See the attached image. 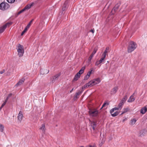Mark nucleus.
<instances>
[{"instance_id":"1","label":"nucleus","mask_w":147,"mask_h":147,"mask_svg":"<svg viewBox=\"0 0 147 147\" xmlns=\"http://www.w3.org/2000/svg\"><path fill=\"white\" fill-rule=\"evenodd\" d=\"M137 47V45L133 41L130 42L127 48L128 52H131L136 49Z\"/></svg>"},{"instance_id":"2","label":"nucleus","mask_w":147,"mask_h":147,"mask_svg":"<svg viewBox=\"0 0 147 147\" xmlns=\"http://www.w3.org/2000/svg\"><path fill=\"white\" fill-rule=\"evenodd\" d=\"M9 7V5L5 1L3 2L0 4V9L3 11L7 10Z\"/></svg>"},{"instance_id":"3","label":"nucleus","mask_w":147,"mask_h":147,"mask_svg":"<svg viewBox=\"0 0 147 147\" xmlns=\"http://www.w3.org/2000/svg\"><path fill=\"white\" fill-rule=\"evenodd\" d=\"M85 69V66L81 68V69L75 76L73 80V81H76L78 80L80 76V75L83 73Z\"/></svg>"},{"instance_id":"4","label":"nucleus","mask_w":147,"mask_h":147,"mask_svg":"<svg viewBox=\"0 0 147 147\" xmlns=\"http://www.w3.org/2000/svg\"><path fill=\"white\" fill-rule=\"evenodd\" d=\"M18 55L19 57L23 56L24 53V49L23 47L20 44H18L17 49Z\"/></svg>"},{"instance_id":"5","label":"nucleus","mask_w":147,"mask_h":147,"mask_svg":"<svg viewBox=\"0 0 147 147\" xmlns=\"http://www.w3.org/2000/svg\"><path fill=\"white\" fill-rule=\"evenodd\" d=\"M96 84L94 80H93L89 81L86 84H85L82 87V89H85L86 88H88L89 87H91Z\"/></svg>"},{"instance_id":"6","label":"nucleus","mask_w":147,"mask_h":147,"mask_svg":"<svg viewBox=\"0 0 147 147\" xmlns=\"http://www.w3.org/2000/svg\"><path fill=\"white\" fill-rule=\"evenodd\" d=\"M12 23L11 22H8L0 28V34L3 32L7 26H9L10 25H11Z\"/></svg>"},{"instance_id":"7","label":"nucleus","mask_w":147,"mask_h":147,"mask_svg":"<svg viewBox=\"0 0 147 147\" xmlns=\"http://www.w3.org/2000/svg\"><path fill=\"white\" fill-rule=\"evenodd\" d=\"M89 113L92 116H96L98 114V111L96 110H91L89 111Z\"/></svg>"},{"instance_id":"8","label":"nucleus","mask_w":147,"mask_h":147,"mask_svg":"<svg viewBox=\"0 0 147 147\" xmlns=\"http://www.w3.org/2000/svg\"><path fill=\"white\" fill-rule=\"evenodd\" d=\"M23 117V115L22 112V111H20L19 112V113L18 114V116L17 117L18 119V120L20 122H21L22 119Z\"/></svg>"},{"instance_id":"9","label":"nucleus","mask_w":147,"mask_h":147,"mask_svg":"<svg viewBox=\"0 0 147 147\" xmlns=\"http://www.w3.org/2000/svg\"><path fill=\"white\" fill-rule=\"evenodd\" d=\"M147 130L146 129H143L141 130L139 132V136H144L146 134Z\"/></svg>"},{"instance_id":"10","label":"nucleus","mask_w":147,"mask_h":147,"mask_svg":"<svg viewBox=\"0 0 147 147\" xmlns=\"http://www.w3.org/2000/svg\"><path fill=\"white\" fill-rule=\"evenodd\" d=\"M118 90V87L117 86H115L112 89L110 92L111 94H115Z\"/></svg>"},{"instance_id":"11","label":"nucleus","mask_w":147,"mask_h":147,"mask_svg":"<svg viewBox=\"0 0 147 147\" xmlns=\"http://www.w3.org/2000/svg\"><path fill=\"white\" fill-rule=\"evenodd\" d=\"M83 90L82 91H80L79 90L77 92L75 96L74 97V99H77L79 98V97L78 96L79 95H80L81 94L82 92H83Z\"/></svg>"},{"instance_id":"12","label":"nucleus","mask_w":147,"mask_h":147,"mask_svg":"<svg viewBox=\"0 0 147 147\" xmlns=\"http://www.w3.org/2000/svg\"><path fill=\"white\" fill-rule=\"evenodd\" d=\"M147 111V105L142 108L141 110L140 113L142 114H144Z\"/></svg>"},{"instance_id":"13","label":"nucleus","mask_w":147,"mask_h":147,"mask_svg":"<svg viewBox=\"0 0 147 147\" xmlns=\"http://www.w3.org/2000/svg\"><path fill=\"white\" fill-rule=\"evenodd\" d=\"M96 122L94 121L91 122V125L94 131L95 130L96 127Z\"/></svg>"},{"instance_id":"14","label":"nucleus","mask_w":147,"mask_h":147,"mask_svg":"<svg viewBox=\"0 0 147 147\" xmlns=\"http://www.w3.org/2000/svg\"><path fill=\"white\" fill-rule=\"evenodd\" d=\"M25 79L24 78H22L19 82L16 84V86H18L21 85L24 82Z\"/></svg>"},{"instance_id":"15","label":"nucleus","mask_w":147,"mask_h":147,"mask_svg":"<svg viewBox=\"0 0 147 147\" xmlns=\"http://www.w3.org/2000/svg\"><path fill=\"white\" fill-rule=\"evenodd\" d=\"M119 6L118 5H115V7L113 8L112 10L111 13L113 14H114V13L115 12L117 9L119 8Z\"/></svg>"},{"instance_id":"16","label":"nucleus","mask_w":147,"mask_h":147,"mask_svg":"<svg viewBox=\"0 0 147 147\" xmlns=\"http://www.w3.org/2000/svg\"><path fill=\"white\" fill-rule=\"evenodd\" d=\"M134 94H132L131 96H130L129 99L127 100V102H131L134 101L135 99L134 98Z\"/></svg>"},{"instance_id":"17","label":"nucleus","mask_w":147,"mask_h":147,"mask_svg":"<svg viewBox=\"0 0 147 147\" xmlns=\"http://www.w3.org/2000/svg\"><path fill=\"white\" fill-rule=\"evenodd\" d=\"M40 129L42 131L43 133L45 132L46 128L45 125L44 124H43L41 125Z\"/></svg>"},{"instance_id":"18","label":"nucleus","mask_w":147,"mask_h":147,"mask_svg":"<svg viewBox=\"0 0 147 147\" xmlns=\"http://www.w3.org/2000/svg\"><path fill=\"white\" fill-rule=\"evenodd\" d=\"M67 3L68 1H65L64 2L62 8V11H64L66 10Z\"/></svg>"},{"instance_id":"19","label":"nucleus","mask_w":147,"mask_h":147,"mask_svg":"<svg viewBox=\"0 0 147 147\" xmlns=\"http://www.w3.org/2000/svg\"><path fill=\"white\" fill-rule=\"evenodd\" d=\"M127 95H125L122 99L120 102L124 104L126 100L127 99Z\"/></svg>"},{"instance_id":"20","label":"nucleus","mask_w":147,"mask_h":147,"mask_svg":"<svg viewBox=\"0 0 147 147\" xmlns=\"http://www.w3.org/2000/svg\"><path fill=\"white\" fill-rule=\"evenodd\" d=\"M33 5L32 3L28 4L24 8L25 10L26 9H29Z\"/></svg>"},{"instance_id":"21","label":"nucleus","mask_w":147,"mask_h":147,"mask_svg":"<svg viewBox=\"0 0 147 147\" xmlns=\"http://www.w3.org/2000/svg\"><path fill=\"white\" fill-rule=\"evenodd\" d=\"M109 47H107L106 49V50L105 51L102 55L106 56V53L109 52Z\"/></svg>"},{"instance_id":"22","label":"nucleus","mask_w":147,"mask_h":147,"mask_svg":"<svg viewBox=\"0 0 147 147\" xmlns=\"http://www.w3.org/2000/svg\"><path fill=\"white\" fill-rule=\"evenodd\" d=\"M136 120L135 119H131L130 123V124L131 125H134L136 122Z\"/></svg>"},{"instance_id":"23","label":"nucleus","mask_w":147,"mask_h":147,"mask_svg":"<svg viewBox=\"0 0 147 147\" xmlns=\"http://www.w3.org/2000/svg\"><path fill=\"white\" fill-rule=\"evenodd\" d=\"M60 76V74H57L55 75L53 78V80H52V82H54L57 79V78Z\"/></svg>"},{"instance_id":"24","label":"nucleus","mask_w":147,"mask_h":147,"mask_svg":"<svg viewBox=\"0 0 147 147\" xmlns=\"http://www.w3.org/2000/svg\"><path fill=\"white\" fill-rule=\"evenodd\" d=\"M106 57L104 55H102V57L99 60V61L101 63H102V62H104L105 61V59Z\"/></svg>"},{"instance_id":"25","label":"nucleus","mask_w":147,"mask_h":147,"mask_svg":"<svg viewBox=\"0 0 147 147\" xmlns=\"http://www.w3.org/2000/svg\"><path fill=\"white\" fill-rule=\"evenodd\" d=\"M49 71L47 69H42L41 71V72L42 74H46L49 72Z\"/></svg>"},{"instance_id":"26","label":"nucleus","mask_w":147,"mask_h":147,"mask_svg":"<svg viewBox=\"0 0 147 147\" xmlns=\"http://www.w3.org/2000/svg\"><path fill=\"white\" fill-rule=\"evenodd\" d=\"M4 127L3 125L0 123V131L3 132L4 130Z\"/></svg>"},{"instance_id":"27","label":"nucleus","mask_w":147,"mask_h":147,"mask_svg":"<svg viewBox=\"0 0 147 147\" xmlns=\"http://www.w3.org/2000/svg\"><path fill=\"white\" fill-rule=\"evenodd\" d=\"M94 55L91 54V55H90V57H89L88 59V63L89 64L90 63L91 60V59H92V57H93Z\"/></svg>"},{"instance_id":"28","label":"nucleus","mask_w":147,"mask_h":147,"mask_svg":"<svg viewBox=\"0 0 147 147\" xmlns=\"http://www.w3.org/2000/svg\"><path fill=\"white\" fill-rule=\"evenodd\" d=\"M93 80L94 81L95 83H96V84L99 83L100 82V79L99 78L94 79Z\"/></svg>"},{"instance_id":"29","label":"nucleus","mask_w":147,"mask_h":147,"mask_svg":"<svg viewBox=\"0 0 147 147\" xmlns=\"http://www.w3.org/2000/svg\"><path fill=\"white\" fill-rule=\"evenodd\" d=\"M109 103L107 101H105L104 104H103L102 107L101 108V109H102V107L106 106V105H109Z\"/></svg>"},{"instance_id":"30","label":"nucleus","mask_w":147,"mask_h":147,"mask_svg":"<svg viewBox=\"0 0 147 147\" xmlns=\"http://www.w3.org/2000/svg\"><path fill=\"white\" fill-rule=\"evenodd\" d=\"M7 100H5V101L2 104L1 106V107L0 108V109L1 110V109L4 106V105L6 104V103Z\"/></svg>"},{"instance_id":"31","label":"nucleus","mask_w":147,"mask_h":147,"mask_svg":"<svg viewBox=\"0 0 147 147\" xmlns=\"http://www.w3.org/2000/svg\"><path fill=\"white\" fill-rule=\"evenodd\" d=\"M119 112L116 111L115 113L112 114L111 115L112 116L114 117L117 116L119 114Z\"/></svg>"},{"instance_id":"32","label":"nucleus","mask_w":147,"mask_h":147,"mask_svg":"<svg viewBox=\"0 0 147 147\" xmlns=\"http://www.w3.org/2000/svg\"><path fill=\"white\" fill-rule=\"evenodd\" d=\"M28 29V28L26 27L23 31L21 33V35L22 36L24 34V33L27 31Z\"/></svg>"},{"instance_id":"33","label":"nucleus","mask_w":147,"mask_h":147,"mask_svg":"<svg viewBox=\"0 0 147 147\" xmlns=\"http://www.w3.org/2000/svg\"><path fill=\"white\" fill-rule=\"evenodd\" d=\"M123 105V104H122L121 102H120L119 104L118 105V109H121L122 106Z\"/></svg>"},{"instance_id":"34","label":"nucleus","mask_w":147,"mask_h":147,"mask_svg":"<svg viewBox=\"0 0 147 147\" xmlns=\"http://www.w3.org/2000/svg\"><path fill=\"white\" fill-rule=\"evenodd\" d=\"M7 2L10 3H13L15 2V0H7Z\"/></svg>"},{"instance_id":"35","label":"nucleus","mask_w":147,"mask_h":147,"mask_svg":"<svg viewBox=\"0 0 147 147\" xmlns=\"http://www.w3.org/2000/svg\"><path fill=\"white\" fill-rule=\"evenodd\" d=\"M97 49H98L97 48H95L93 52L92 53V54L94 55L96 52Z\"/></svg>"},{"instance_id":"36","label":"nucleus","mask_w":147,"mask_h":147,"mask_svg":"<svg viewBox=\"0 0 147 147\" xmlns=\"http://www.w3.org/2000/svg\"><path fill=\"white\" fill-rule=\"evenodd\" d=\"M32 20H31L30 22L29 23H28V25H27V26H26V27H27V28H28V29L29 28V27H30V25H31V24L32 23Z\"/></svg>"},{"instance_id":"37","label":"nucleus","mask_w":147,"mask_h":147,"mask_svg":"<svg viewBox=\"0 0 147 147\" xmlns=\"http://www.w3.org/2000/svg\"><path fill=\"white\" fill-rule=\"evenodd\" d=\"M12 94L11 93H10L7 96V97L5 100H8L9 98H10L12 96Z\"/></svg>"},{"instance_id":"38","label":"nucleus","mask_w":147,"mask_h":147,"mask_svg":"<svg viewBox=\"0 0 147 147\" xmlns=\"http://www.w3.org/2000/svg\"><path fill=\"white\" fill-rule=\"evenodd\" d=\"M88 147H96V146L94 144H93L88 145Z\"/></svg>"},{"instance_id":"39","label":"nucleus","mask_w":147,"mask_h":147,"mask_svg":"<svg viewBox=\"0 0 147 147\" xmlns=\"http://www.w3.org/2000/svg\"><path fill=\"white\" fill-rule=\"evenodd\" d=\"M101 63L98 61H97L95 63V65L98 66Z\"/></svg>"},{"instance_id":"40","label":"nucleus","mask_w":147,"mask_h":147,"mask_svg":"<svg viewBox=\"0 0 147 147\" xmlns=\"http://www.w3.org/2000/svg\"><path fill=\"white\" fill-rule=\"evenodd\" d=\"M129 110V109L128 108H127L126 109H123V113H125L128 111Z\"/></svg>"},{"instance_id":"41","label":"nucleus","mask_w":147,"mask_h":147,"mask_svg":"<svg viewBox=\"0 0 147 147\" xmlns=\"http://www.w3.org/2000/svg\"><path fill=\"white\" fill-rule=\"evenodd\" d=\"M90 77H89L88 76L86 75L84 78V80H88L89 78Z\"/></svg>"},{"instance_id":"42","label":"nucleus","mask_w":147,"mask_h":147,"mask_svg":"<svg viewBox=\"0 0 147 147\" xmlns=\"http://www.w3.org/2000/svg\"><path fill=\"white\" fill-rule=\"evenodd\" d=\"M114 111V109H111L110 111V113L111 114V115L112 114H113V113L114 112V111Z\"/></svg>"},{"instance_id":"43","label":"nucleus","mask_w":147,"mask_h":147,"mask_svg":"<svg viewBox=\"0 0 147 147\" xmlns=\"http://www.w3.org/2000/svg\"><path fill=\"white\" fill-rule=\"evenodd\" d=\"M5 70L4 69L2 71H0V74H2L5 72Z\"/></svg>"},{"instance_id":"44","label":"nucleus","mask_w":147,"mask_h":147,"mask_svg":"<svg viewBox=\"0 0 147 147\" xmlns=\"http://www.w3.org/2000/svg\"><path fill=\"white\" fill-rule=\"evenodd\" d=\"M114 110V111H116V110H117L118 109H118V107H115L113 108Z\"/></svg>"},{"instance_id":"45","label":"nucleus","mask_w":147,"mask_h":147,"mask_svg":"<svg viewBox=\"0 0 147 147\" xmlns=\"http://www.w3.org/2000/svg\"><path fill=\"white\" fill-rule=\"evenodd\" d=\"M25 11V10L23 8V9L21 10V11H20L19 12H20V13H22V12H23Z\"/></svg>"},{"instance_id":"46","label":"nucleus","mask_w":147,"mask_h":147,"mask_svg":"<svg viewBox=\"0 0 147 147\" xmlns=\"http://www.w3.org/2000/svg\"><path fill=\"white\" fill-rule=\"evenodd\" d=\"M94 29H91L90 31V32H92V33H94Z\"/></svg>"},{"instance_id":"47","label":"nucleus","mask_w":147,"mask_h":147,"mask_svg":"<svg viewBox=\"0 0 147 147\" xmlns=\"http://www.w3.org/2000/svg\"><path fill=\"white\" fill-rule=\"evenodd\" d=\"M93 70V69H92L90 71H88V72L90 73L91 74L92 73V71Z\"/></svg>"},{"instance_id":"48","label":"nucleus","mask_w":147,"mask_h":147,"mask_svg":"<svg viewBox=\"0 0 147 147\" xmlns=\"http://www.w3.org/2000/svg\"><path fill=\"white\" fill-rule=\"evenodd\" d=\"M90 73H88V72L87 74V76H88L89 77H90Z\"/></svg>"},{"instance_id":"49","label":"nucleus","mask_w":147,"mask_h":147,"mask_svg":"<svg viewBox=\"0 0 147 147\" xmlns=\"http://www.w3.org/2000/svg\"><path fill=\"white\" fill-rule=\"evenodd\" d=\"M126 120V118H125L124 119H123V122H124Z\"/></svg>"},{"instance_id":"50","label":"nucleus","mask_w":147,"mask_h":147,"mask_svg":"<svg viewBox=\"0 0 147 147\" xmlns=\"http://www.w3.org/2000/svg\"><path fill=\"white\" fill-rule=\"evenodd\" d=\"M74 88H73L70 91V93L71 92L74 90Z\"/></svg>"},{"instance_id":"51","label":"nucleus","mask_w":147,"mask_h":147,"mask_svg":"<svg viewBox=\"0 0 147 147\" xmlns=\"http://www.w3.org/2000/svg\"><path fill=\"white\" fill-rule=\"evenodd\" d=\"M20 14V12L19 11V12H18V13H17V15H19V14Z\"/></svg>"},{"instance_id":"52","label":"nucleus","mask_w":147,"mask_h":147,"mask_svg":"<svg viewBox=\"0 0 147 147\" xmlns=\"http://www.w3.org/2000/svg\"><path fill=\"white\" fill-rule=\"evenodd\" d=\"M123 113V111L122 113L121 114V115H122L124 113Z\"/></svg>"},{"instance_id":"53","label":"nucleus","mask_w":147,"mask_h":147,"mask_svg":"<svg viewBox=\"0 0 147 147\" xmlns=\"http://www.w3.org/2000/svg\"><path fill=\"white\" fill-rule=\"evenodd\" d=\"M102 144H101V143H100V144L99 145H100V146H101V145H102Z\"/></svg>"},{"instance_id":"54","label":"nucleus","mask_w":147,"mask_h":147,"mask_svg":"<svg viewBox=\"0 0 147 147\" xmlns=\"http://www.w3.org/2000/svg\"><path fill=\"white\" fill-rule=\"evenodd\" d=\"M61 14H62L63 13V12H61Z\"/></svg>"},{"instance_id":"55","label":"nucleus","mask_w":147,"mask_h":147,"mask_svg":"<svg viewBox=\"0 0 147 147\" xmlns=\"http://www.w3.org/2000/svg\"><path fill=\"white\" fill-rule=\"evenodd\" d=\"M65 21H66V18H65Z\"/></svg>"}]
</instances>
